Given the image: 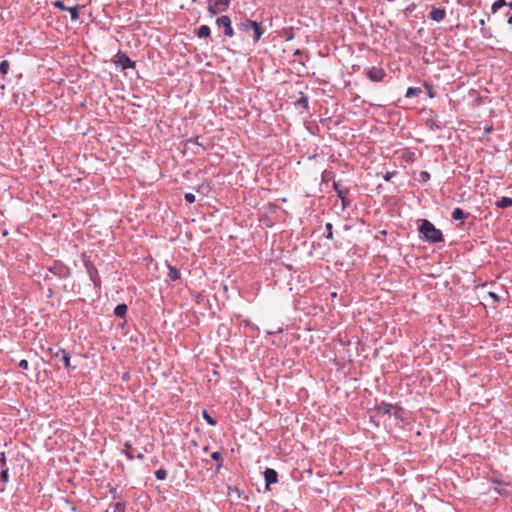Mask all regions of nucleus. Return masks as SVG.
<instances>
[{
  "label": "nucleus",
  "mask_w": 512,
  "mask_h": 512,
  "mask_svg": "<svg viewBox=\"0 0 512 512\" xmlns=\"http://www.w3.org/2000/svg\"><path fill=\"white\" fill-rule=\"evenodd\" d=\"M396 174H397V171H388L384 174L383 179L385 181H390L392 179V177L395 176Z\"/></svg>",
  "instance_id": "79ce46f5"
},
{
  "label": "nucleus",
  "mask_w": 512,
  "mask_h": 512,
  "mask_svg": "<svg viewBox=\"0 0 512 512\" xmlns=\"http://www.w3.org/2000/svg\"><path fill=\"white\" fill-rule=\"evenodd\" d=\"M419 233L421 238L429 243H439L444 241L443 234L440 229H437L433 223L427 219H423L419 225Z\"/></svg>",
  "instance_id": "f257e3e1"
},
{
  "label": "nucleus",
  "mask_w": 512,
  "mask_h": 512,
  "mask_svg": "<svg viewBox=\"0 0 512 512\" xmlns=\"http://www.w3.org/2000/svg\"><path fill=\"white\" fill-rule=\"evenodd\" d=\"M184 199H185V201H186L187 203L192 204V203H194V202H195L196 197H195V195H194L193 193H186V194L184 195Z\"/></svg>",
  "instance_id": "ea45409f"
},
{
  "label": "nucleus",
  "mask_w": 512,
  "mask_h": 512,
  "mask_svg": "<svg viewBox=\"0 0 512 512\" xmlns=\"http://www.w3.org/2000/svg\"><path fill=\"white\" fill-rule=\"evenodd\" d=\"M78 10H79V6L78 5H76L74 7H68V9L66 10V11H69L72 21H76L79 18V11Z\"/></svg>",
  "instance_id": "c85d7f7f"
},
{
  "label": "nucleus",
  "mask_w": 512,
  "mask_h": 512,
  "mask_svg": "<svg viewBox=\"0 0 512 512\" xmlns=\"http://www.w3.org/2000/svg\"><path fill=\"white\" fill-rule=\"evenodd\" d=\"M488 296L493 299L494 302L498 303L500 301V297L497 293L490 291Z\"/></svg>",
  "instance_id": "c03bdc74"
},
{
  "label": "nucleus",
  "mask_w": 512,
  "mask_h": 512,
  "mask_svg": "<svg viewBox=\"0 0 512 512\" xmlns=\"http://www.w3.org/2000/svg\"><path fill=\"white\" fill-rule=\"evenodd\" d=\"M421 92V89L418 87H409L406 91L405 97L412 98L418 96Z\"/></svg>",
  "instance_id": "a878e982"
},
{
  "label": "nucleus",
  "mask_w": 512,
  "mask_h": 512,
  "mask_svg": "<svg viewBox=\"0 0 512 512\" xmlns=\"http://www.w3.org/2000/svg\"><path fill=\"white\" fill-rule=\"evenodd\" d=\"M53 6L60 10H63V11H66L68 9V7L65 6L64 2L61 0H57V1L53 2Z\"/></svg>",
  "instance_id": "e433bc0d"
},
{
  "label": "nucleus",
  "mask_w": 512,
  "mask_h": 512,
  "mask_svg": "<svg viewBox=\"0 0 512 512\" xmlns=\"http://www.w3.org/2000/svg\"><path fill=\"white\" fill-rule=\"evenodd\" d=\"M192 153H193L194 155H197L199 152H198V151L193 150V151H192Z\"/></svg>",
  "instance_id": "bf43d9fd"
},
{
  "label": "nucleus",
  "mask_w": 512,
  "mask_h": 512,
  "mask_svg": "<svg viewBox=\"0 0 512 512\" xmlns=\"http://www.w3.org/2000/svg\"><path fill=\"white\" fill-rule=\"evenodd\" d=\"M131 443L129 442H126L124 444V450H123V453L126 455V457L129 459V460H133L135 458V455L131 452Z\"/></svg>",
  "instance_id": "c756f323"
},
{
  "label": "nucleus",
  "mask_w": 512,
  "mask_h": 512,
  "mask_svg": "<svg viewBox=\"0 0 512 512\" xmlns=\"http://www.w3.org/2000/svg\"><path fill=\"white\" fill-rule=\"evenodd\" d=\"M211 458H212V460H214L216 462L215 468H216V471L219 472L223 466V458H222L221 452H219V451L213 452L211 454Z\"/></svg>",
  "instance_id": "4be33fe9"
},
{
  "label": "nucleus",
  "mask_w": 512,
  "mask_h": 512,
  "mask_svg": "<svg viewBox=\"0 0 512 512\" xmlns=\"http://www.w3.org/2000/svg\"><path fill=\"white\" fill-rule=\"evenodd\" d=\"M293 56H294V60L293 61H298L301 65H305L304 61L301 60V57L302 56H305L306 60L309 59V55H308V52L307 51H304V50H301V49H296L293 53Z\"/></svg>",
  "instance_id": "5701e85b"
},
{
  "label": "nucleus",
  "mask_w": 512,
  "mask_h": 512,
  "mask_svg": "<svg viewBox=\"0 0 512 512\" xmlns=\"http://www.w3.org/2000/svg\"><path fill=\"white\" fill-rule=\"evenodd\" d=\"M2 234H3V236H7V235H8V231H7V230H5V231H3V233H2Z\"/></svg>",
  "instance_id": "4d7b16f0"
},
{
  "label": "nucleus",
  "mask_w": 512,
  "mask_h": 512,
  "mask_svg": "<svg viewBox=\"0 0 512 512\" xmlns=\"http://www.w3.org/2000/svg\"><path fill=\"white\" fill-rule=\"evenodd\" d=\"M508 6L510 10H512V1L507 2L506 0H496L491 6L492 14H496L500 11L501 8Z\"/></svg>",
  "instance_id": "ddd939ff"
},
{
  "label": "nucleus",
  "mask_w": 512,
  "mask_h": 512,
  "mask_svg": "<svg viewBox=\"0 0 512 512\" xmlns=\"http://www.w3.org/2000/svg\"><path fill=\"white\" fill-rule=\"evenodd\" d=\"M135 458L139 459V460H143L144 459V455L142 453H139L135 456Z\"/></svg>",
  "instance_id": "864d4df0"
},
{
  "label": "nucleus",
  "mask_w": 512,
  "mask_h": 512,
  "mask_svg": "<svg viewBox=\"0 0 512 512\" xmlns=\"http://www.w3.org/2000/svg\"><path fill=\"white\" fill-rule=\"evenodd\" d=\"M216 25L219 29L224 30V35L226 37H233L234 36V29L231 24V19L227 15H222L216 19Z\"/></svg>",
  "instance_id": "39448f33"
},
{
  "label": "nucleus",
  "mask_w": 512,
  "mask_h": 512,
  "mask_svg": "<svg viewBox=\"0 0 512 512\" xmlns=\"http://www.w3.org/2000/svg\"><path fill=\"white\" fill-rule=\"evenodd\" d=\"M155 477L159 481H164L167 478V471L164 468H159L155 471Z\"/></svg>",
  "instance_id": "7c9ffc66"
},
{
  "label": "nucleus",
  "mask_w": 512,
  "mask_h": 512,
  "mask_svg": "<svg viewBox=\"0 0 512 512\" xmlns=\"http://www.w3.org/2000/svg\"><path fill=\"white\" fill-rule=\"evenodd\" d=\"M493 490H494V492H495L497 495H499V496L506 495V491H505V490H503V489H500V488H498V487H495Z\"/></svg>",
  "instance_id": "de8ad7c7"
},
{
  "label": "nucleus",
  "mask_w": 512,
  "mask_h": 512,
  "mask_svg": "<svg viewBox=\"0 0 512 512\" xmlns=\"http://www.w3.org/2000/svg\"><path fill=\"white\" fill-rule=\"evenodd\" d=\"M110 493L112 494L114 499L119 498V495L117 493V488L116 487H111L110 488Z\"/></svg>",
  "instance_id": "8fccbe9b"
},
{
  "label": "nucleus",
  "mask_w": 512,
  "mask_h": 512,
  "mask_svg": "<svg viewBox=\"0 0 512 512\" xmlns=\"http://www.w3.org/2000/svg\"><path fill=\"white\" fill-rule=\"evenodd\" d=\"M430 180V173L428 171H421L419 174V181L426 183Z\"/></svg>",
  "instance_id": "c9c22d12"
},
{
  "label": "nucleus",
  "mask_w": 512,
  "mask_h": 512,
  "mask_svg": "<svg viewBox=\"0 0 512 512\" xmlns=\"http://www.w3.org/2000/svg\"><path fill=\"white\" fill-rule=\"evenodd\" d=\"M445 16H446V10L444 8L433 7L429 13L430 19H432L436 22H440V21L444 20Z\"/></svg>",
  "instance_id": "f8f14e48"
},
{
  "label": "nucleus",
  "mask_w": 512,
  "mask_h": 512,
  "mask_svg": "<svg viewBox=\"0 0 512 512\" xmlns=\"http://www.w3.org/2000/svg\"><path fill=\"white\" fill-rule=\"evenodd\" d=\"M181 277V272L178 268L168 265V278L171 281H177Z\"/></svg>",
  "instance_id": "aec40b11"
},
{
  "label": "nucleus",
  "mask_w": 512,
  "mask_h": 512,
  "mask_svg": "<svg viewBox=\"0 0 512 512\" xmlns=\"http://www.w3.org/2000/svg\"><path fill=\"white\" fill-rule=\"evenodd\" d=\"M116 64L121 66L123 70L134 69L136 66V63L127 54L121 52L117 54Z\"/></svg>",
  "instance_id": "9d476101"
},
{
  "label": "nucleus",
  "mask_w": 512,
  "mask_h": 512,
  "mask_svg": "<svg viewBox=\"0 0 512 512\" xmlns=\"http://www.w3.org/2000/svg\"><path fill=\"white\" fill-rule=\"evenodd\" d=\"M0 480L4 485L9 482V468L1 469Z\"/></svg>",
  "instance_id": "2f4dec72"
},
{
  "label": "nucleus",
  "mask_w": 512,
  "mask_h": 512,
  "mask_svg": "<svg viewBox=\"0 0 512 512\" xmlns=\"http://www.w3.org/2000/svg\"><path fill=\"white\" fill-rule=\"evenodd\" d=\"M57 348H48L47 353L51 356V358L55 359V352Z\"/></svg>",
  "instance_id": "3c124183"
},
{
  "label": "nucleus",
  "mask_w": 512,
  "mask_h": 512,
  "mask_svg": "<svg viewBox=\"0 0 512 512\" xmlns=\"http://www.w3.org/2000/svg\"><path fill=\"white\" fill-rule=\"evenodd\" d=\"M424 87L426 88L428 96L430 98L435 97V94H434V91H433V86L431 84H429L427 82H424Z\"/></svg>",
  "instance_id": "58836bf2"
},
{
  "label": "nucleus",
  "mask_w": 512,
  "mask_h": 512,
  "mask_svg": "<svg viewBox=\"0 0 512 512\" xmlns=\"http://www.w3.org/2000/svg\"><path fill=\"white\" fill-rule=\"evenodd\" d=\"M333 189L336 192L337 196L340 198L342 210L344 211L351 204L350 200L347 198V195L349 194L350 189L347 187L346 188L340 187V185L335 181H333Z\"/></svg>",
  "instance_id": "423d86ee"
},
{
  "label": "nucleus",
  "mask_w": 512,
  "mask_h": 512,
  "mask_svg": "<svg viewBox=\"0 0 512 512\" xmlns=\"http://www.w3.org/2000/svg\"><path fill=\"white\" fill-rule=\"evenodd\" d=\"M491 130H492L491 127L486 129L487 132H490Z\"/></svg>",
  "instance_id": "680f3d73"
},
{
  "label": "nucleus",
  "mask_w": 512,
  "mask_h": 512,
  "mask_svg": "<svg viewBox=\"0 0 512 512\" xmlns=\"http://www.w3.org/2000/svg\"><path fill=\"white\" fill-rule=\"evenodd\" d=\"M229 0H215L208 5V11L211 15L226 11L229 8Z\"/></svg>",
  "instance_id": "1a4fd4ad"
},
{
  "label": "nucleus",
  "mask_w": 512,
  "mask_h": 512,
  "mask_svg": "<svg viewBox=\"0 0 512 512\" xmlns=\"http://www.w3.org/2000/svg\"><path fill=\"white\" fill-rule=\"evenodd\" d=\"M497 208L506 209L512 206V198L511 197H501L495 203Z\"/></svg>",
  "instance_id": "6ab92c4d"
},
{
  "label": "nucleus",
  "mask_w": 512,
  "mask_h": 512,
  "mask_svg": "<svg viewBox=\"0 0 512 512\" xmlns=\"http://www.w3.org/2000/svg\"><path fill=\"white\" fill-rule=\"evenodd\" d=\"M18 365H19V367H20V368H22V369H24V370L28 369V367H29V363H28V361H27L26 359H22V360L19 362V364H18Z\"/></svg>",
  "instance_id": "a18cd8bd"
},
{
  "label": "nucleus",
  "mask_w": 512,
  "mask_h": 512,
  "mask_svg": "<svg viewBox=\"0 0 512 512\" xmlns=\"http://www.w3.org/2000/svg\"><path fill=\"white\" fill-rule=\"evenodd\" d=\"M479 25L481 26V34L484 38H489L490 37V31L485 28V20L484 19H480L479 20Z\"/></svg>",
  "instance_id": "473e14b6"
},
{
  "label": "nucleus",
  "mask_w": 512,
  "mask_h": 512,
  "mask_svg": "<svg viewBox=\"0 0 512 512\" xmlns=\"http://www.w3.org/2000/svg\"><path fill=\"white\" fill-rule=\"evenodd\" d=\"M394 408H395V406L391 403L381 402L377 406V412L382 415H386V414L391 415L392 409H394Z\"/></svg>",
  "instance_id": "4468645a"
},
{
  "label": "nucleus",
  "mask_w": 512,
  "mask_h": 512,
  "mask_svg": "<svg viewBox=\"0 0 512 512\" xmlns=\"http://www.w3.org/2000/svg\"><path fill=\"white\" fill-rule=\"evenodd\" d=\"M294 37V34L293 32H290V34L287 36L286 40L289 41V40H292Z\"/></svg>",
  "instance_id": "5fc2aeb1"
},
{
  "label": "nucleus",
  "mask_w": 512,
  "mask_h": 512,
  "mask_svg": "<svg viewBox=\"0 0 512 512\" xmlns=\"http://www.w3.org/2000/svg\"><path fill=\"white\" fill-rule=\"evenodd\" d=\"M48 271L59 279H68L71 277V269L59 260L53 261L48 267Z\"/></svg>",
  "instance_id": "20e7f679"
},
{
  "label": "nucleus",
  "mask_w": 512,
  "mask_h": 512,
  "mask_svg": "<svg viewBox=\"0 0 512 512\" xmlns=\"http://www.w3.org/2000/svg\"><path fill=\"white\" fill-rule=\"evenodd\" d=\"M325 230H326L325 238L332 239L333 238V232H332L333 225H332V223H330V222L326 223Z\"/></svg>",
  "instance_id": "f704fd0d"
},
{
  "label": "nucleus",
  "mask_w": 512,
  "mask_h": 512,
  "mask_svg": "<svg viewBox=\"0 0 512 512\" xmlns=\"http://www.w3.org/2000/svg\"><path fill=\"white\" fill-rule=\"evenodd\" d=\"M264 480L266 489H269L271 484H275L278 482V473L273 468H266L264 471Z\"/></svg>",
  "instance_id": "9b49d317"
},
{
  "label": "nucleus",
  "mask_w": 512,
  "mask_h": 512,
  "mask_svg": "<svg viewBox=\"0 0 512 512\" xmlns=\"http://www.w3.org/2000/svg\"><path fill=\"white\" fill-rule=\"evenodd\" d=\"M469 216H470V213L464 212L459 207L454 208V210L452 211V214H451V218L455 221L467 219Z\"/></svg>",
  "instance_id": "dca6fc26"
},
{
  "label": "nucleus",
  "mask_w": 512,
  "mask_h": 512,
  "mask_svg": "<svg viewBox=\"0 0 512 512\" xmlns=\"http://www.w3.org/2000/svg\"><path fill=\"white\" fill-rule=\"evenodd\" d=\"M199 137H191L185 140V147L188 148L190 144L196 145L198 147H201L203 150H206V148L198 141Z\"/></svg>",
  "instance_id": "393cba45"
},
{
  "label": "nucleus",
  "mask_w": 512,
  "mask_h": 512,
  "mask_svg": "<svg viewBox=\"0 0 512 512\" xmlns=\"http://www.w3.org/2000/svg\"><path fill=\"white\" fill-rule=\"evenodd\" d=\"M128 311V306L125 303L118 304L114 309V315L119 318H125Z\"/></svg>",
  "instance_id": "412c9836"
},
{
  "label": "nucleus",
  "mask_w": 512,
  "mask_h": 512,
  "mask_svg": "<svg viewBox=\"0 0 512 512\" xmlns=\"http://www.w3.org/2000/svg\"><path fill=\"white\" fill-rule=\"evenodd\" d=\"M55 360L62 362L63 366L66 370L75 369V367L71 366L70 354L64 348L57 347L56 352H55Z\"/></svg>",
  "instance_id": "6e6552de"
},
{
  "label": "nucleus",
  "mask_w": 512,
  "mask_h": 512,
  "mask_svg": "<svg viewBox=\"0 0 512 512\" xmlns=\"http://www.w3.org/2000/svg\"><path fill=\"white\" fill-rule=\"evenodd\" d=\"M416 8V4L415 3H411L410 5H408L405 9V12L406 13H411L415 10Z\"/></svg>",
  "instance_id": "49530a36"
},
{
  "label": "nucleus",
  "mask_w": 512,
  "mask_h": 512,
  "mask_svg": "<svg viewBox=\"0 0 512 512\" xmlns=\"http://www.w3.org/2000/svg\"><path fill=\"white\" fill-rule=\"evenodd\" d=\"M394 409H395V411L391 415H393L394 418H396V419L402 420V415H401L402 410H401V408L395 407Z\"/></svg>",
  "instance_id": "37998d69"
},
{
  "label": "nucleus",
  "mask_w": 512,
  "mask_h": 512,
  "mask_svg": "<svg viewBox=\"0 0 512 512\" xmlns=\"http://www.w3.org/2000/svg\"><path fill=\"white\" fill-rule=\"evenodd\" d=\"M121 379L122 381L124 382H128L130 380V373L129 372H124L121 376Z\"/></svg>",
  "instance_id": "09e8293b"
},
{
  "label": "nucleus",
  "mask_w": 512,
  "mask_h": 512,
  "mask_svg": "<svg viewBox=\"0 0 512 512\" xmlns=\"http://www.w3.org/2000/svg\"><path fill=\"white\" fill-rule=\"evenodd\" d=\"M4 490H5L4 486L0 487V492H3Z\"/></svg>",
  "instance_id": "13d9d810"
},
{
  "label": "nucleus",
  "mask_w": 512,
  "mask_h": 512,
  "mask_svg": "<svg viewBox=\"0 0 512 512\" xmlns=\"http://www.w3.org/2000/svg\"><path fill=\"white\" fill-rule=\"evenodd\" d=\"M236 492L238 493V496L240 497V491L236 488Z\"/></svg>",
  "instance_id": "052dcab7"
},
{
  "label": "nucleus",
  "mask_w": 512,
  "mask_h": 512,
  "mask_svg": "<svg viewBox=\"0 0 512 512\" xmlns=\"http://www.w3.org/2000/svg\"><path fill=\"white\" fill-rule=\"evenodd\" d=\"M425 126L431 131H437L443 129V125L432 118H427L424 121Z\"/></svg>",
  "instance_id": "a211bd4d"
},
{
  "label": "nucleus",
  "mask_w": 512,
  "mask_h": 512,
  "mask_svg": "<svg viewBox=\"0 0 512 512\" xmlns=\"http://www.w3.org/2000/svg\"><path fill=\"white\" fill-rule=\"evenodd\" d=\"M295 106L302 107L303 109L308 110V108H309L308 96L305 93L300 92V97L295 101Z\"/></svg>",
  "instance_id": "f3484780"
},
{
  "label": "nucleus",
  "mask_w": 512,
  "mask_h": 512,
  "mask_svg": "<svg viewBox=\"0 0 512 512\" xmlns=\"http://www.w3.org/2000/svg\"><path fill=\"white\" fill-rule=\"evenodd\" d=\"M9 71V62L7 60H3L0 62V73L2 75H6Z\"/></svg>",
  "instance_id": "72a5a7b5"
},
{
  "label": "nucleus",
  "mask_w": 512,
  "mask_h": 512,
  "mask_svg": "<svg viewBox=\"0 0 512 512\" xmlns=\"http://www.w3.org/2000/svg\"><path fill=\"white\" fill-rule=\"evenodd\" d=\"M202 417L204 418V420L210 425V426H215L217 424V421L215 418H213L207 410H203L202 411Z\"/></svg>",
  "instance_id": "cd10ccee"
},
{
  "label": "nucleus",
  "mask_w": 512,
  "mask_h": 512,
  "mask_svg": "<svg viewBox=\"0 0 512 512\" xmlns=\"http://www.w3.org/2000/svg\"><path fill=\"white\" fill-rule=\"evenodd\" d=\"M0 467H1V469L8 468L7 467V459H6L5 452H1L0 453Z\"/></svg>",
  "instance_id": "4c0bfd02"
},
{
  "label": "nucleus",
  "mask_w": 512,
  "mask_h": 512,
  "mask_svg": "<svg viewBox=\"0 0 512 512\" xmlns=\"http://www.w3.org/2000/svg\"><path fill=\"white\" fill-rule=\"evenodd\" d=\"M236 27L239 31L250 35L252 33V38L254 43H257L265 30L258 24L256 21H252L250 19L244 18L240 22L236 24Z\"/></svg>",
  "instance_id": "f03ea898"
},
{
  "label": "nucleus",
  "mask_w": 512,
  "mask_h": 512,
  "mask_svg": "<svg viewBox=\"0 0 512 512\" xmlns=\"http://www.w3.org/2000/svg\"><path fill=\"white\" fill-rule=\"evenodd\" d=\"M83 264L86 269V272L92 281L95 289L100 291L101 289V278L99 276L98 270L96 266L90 261L85 255H83Z\"/></svg>",
  "instance_id": "7ed1b4c3"
},
{
  "label": "nucleus",
  "mask_w": 512,
  "mask_h": 512,
  "mask_svg": "<svg viewBox=\"0 0 512 512\" xmlns=\"http://www.w3.org/2000/svg\"><path fill=\"white\" fill-rule=\"evenodd\" d=\"M71 510L73 512H76L77 511V507L74 504H71Z\"/></svg>",
  "instance_id": "6e6d98bb"
},
{
  "label": "nucleus",
  "mask_w": 512,
  "mask_h": 512,
  "mask_svg": "<svg viewBox=\"0 0 512 512\" xmlns=\"http://www.w3.org/2000/svg\"><path fill=\"white\" fill-rule=\"evenodd\" d=\"M321 180L323 183H328L334 180V172L332 169H325L321 174Z\"/></svg>",
  "instance_id": "b1692460"
},
{
  "label": "nucleus",
  "mask_w": 512,
  "mask_h": 512,
  "mask_svg": "<svg viewBox=\"0 0 512 512\" xmlns=\"http://www.w3.org/2000/svg\"><path fill=\"white\" fill-rule=\"evenodd\" d=\"M503 17L506 19L507 23L512 26V10H507L503 13Z\"/></svg>",
  "instance_id": "a19ab883"
},
{
  "label": "nucleus",
  "mask_w": 512,
  "mask_h": 512,
  "mask_svg": "<svg viewBox=\"0 0 512 512\" xmlns=\"http://www.w3.org/2000/svg\"><path fill=\"white\" fill-rule=\"evenodd\" d=\"M495 484H497L498 486H507V484L503 481H498V480H494L493 481Z\"/></svg>",
  "instance_id": "603ef678"
},
{
  "label": "nucleus",
  "mask_w": 512,
  "mask_h": 512,
  "mask_svg": "<svg viewBox=\"0 0 512 512\" xmlns=\"http://www.w3.org/2000/svg\"><path fill=\"white\" fill-rule=\"evenodd\" d=\"M194 33L198 38L206 39L210 37L211 29L208 25H201Z\"/></svg>",
  "instance_id": "2eb2a0df"
},
{
  "label": "nucleus",
  "mask_w": 512,
  "mask_h": 512,
  "mask_svg": "<svg viewBox=\"0 0 512 512\" xmlns=\"http://www.w3.org/2000/svg\"><path fill=\"white\" fill-rule=\"evenodd\" d=\"M112 512H126V504L124 502H116L110 505Z\"/></svg>",
  "instance_id": "bb28decb"
},
{
  "label": "nucleus",
  "mask_w": 512,
  "mask_h": 512,
  "mask_svg": "<svg viewBox=\"0 0 512 512\" xmlns=\"http://www.w3.org/2000/svg\"><path fill=\"white\" fill-rule=\"evenodd\" d=\"M366 77L372 82H381L386 77V72L381 67L372 66L366 70Z\"/></svg>",
  "instance_id": "0eeeda50"
}]
</instances>
